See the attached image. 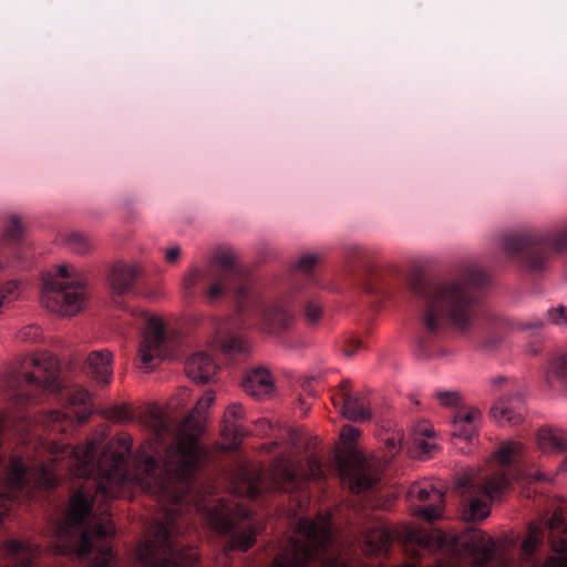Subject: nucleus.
<instances>
[{
	"instance_id": "4be33fe9",
	"label": "nucleus",
	"mask_w": 567,
	"mask_h": 567,
	"mask_svg": "<svg viewBox=\"0 0 567 567\" xmlns=\"http://www.w3.org/2000/svg\"><path fill=\"white\" fill-rule=\"evenodd\" d=\"M142 272L143 269L138 265L116 262L110 275L111 288L117 295H124L130 291Z\"/></svg>"
},
{
	"instance_id": "49530a36",
	"label": "nucleus",
	"mask_w": 567,
	"mask_h": 567,
	"mask_svg": "<svg viewBox=\"0 0 567 567\" xmlns=\"http://www.w3.org/2000/svg\"><path fill=\"white\" fill-rule=\"evenodd\" d=\"M435 398L445 408H456L462 403V395L457 391H437Z\"/></svg>"
},
{
	"instance_id": "473e14b6",
	"label": "nucleus",
	"mask_w": 567,
	"mask_h": 567,
	"mask_svg": "<svg viewBox=\"0 0 567 567\" xmlns=\"http://www.w3.org/2000/svg\"><path fill=\"white\" fill-rule=\"evenodd\" d=\"M511 484V478L505 472H495L492 475L487 476L484 481V493L494 497L498 494L504 493Z\"/></svg>"
},
{
	"instance_id": "37998d69",
	"label": "nucleus",
	"mask_w": 567,
	"mask_h": 567,
	"mask_svg": "<svg viewBox=\"0 0 567 567\" xmlns=\"http://www.w3.org/2000/svg\"><path fill=\"white\" fill-rule=\"evenodd\" d=\"M417 544L427 549H436L444 546L446 537L444 533L436 532L435 534H424L415 538Z\"/></svg>"
},
{
	"instance_id": "8fccbe9b",
	"label": "nucleus",
	"mask_w": 567,
	"mask_h": 567,
	"mask_svg": "<svg viewBox=\"0 0 567 567\" xmlns=\"http://www.w3.org/2000/svg\"><path fill=\"white\" fill-rule=\"evenodd\" d=\"M547 528L549 535L567 530L565 518L560 512L555 511L553 513L551 517L547 520Z\"/></svg>"
},
{
	"instance_id": "a878e982",
	"label": "nucleus",
	"mask_w": 567,
	"mask_h": 567,
	"mask_svg": "<svg viewBox=\"0 0 567 567\" xmlns=\"http://www.w3.org/2000/svg\"><path fill=\"white\" fill-rule=\"evenodd\" d=\"M91 511L92 504L84 494L81 492L74 493L65 516L66 524L70 526L80 525L91 514Z\"/></svg>"
},
{
	"instance_id": "393cba45",
	"label": "nucleus",
	"mask_w": 567,
	"mask_h": 567,
	"mask_svg": "<svg viewBox=\"0 0 567 567\" xmlns=\"http://www.w3.org/2000/svg\"><path fill=\"white\" fill-rule=\"evenodd\" d=\"M342 415L352 422H364L372 417L371 411L365 406L363 398L353 396L344 392L341 396Z\"/></svg>"
},
{
	"instance_id": "3c124183",
	"label": "nucleus",
	"mask_w": 567,
	"mask_h": 567,
	"mask_svg": "<svg viewBox=\"0 0 567 567\" xmlns=\"http://www.w3.org/2000/svg\"><path fill=\"white\" fill-rule=\"evenodd\" d=\"M548 319L557 326H567V308L563 305L548 310Z\"/></svg>"
},
{
	"instance_id": "412c9836",
	"label": "nucleus",
	"mask_w": 567,
	"mask_h": 567,
	"mask_svg": "<svg viewBox=\"0 0 567 567\" xmlns=\"http://www.w3.org/2000/svg\"><path fill=\"white\" fill-rule=\"evenodd\" d=\"M113 354L107 349L92 351L86 358V373L99 384L110 383L113 374Z\"/></svg>"
},
{
	"instance_id": "c85d7f7f",
	"label": "nucleus",
	"mask_w": 567,
	"mask_h": 567,
	"mask_svg": "<svg viewBox=\"0 0 567 567\" xmlns=\"http://www.w3.org/2000/svg\"><path fill=\"white\" fill-rule=\"evenodd\" d=\"M391 535L383 527H375L368 530L365 535L367 553L370 555H381L386 553L390 546Z\"/></svg>"
},
{
	"instance_id": "603ef678",
	"label": "nucleus",
	"mask_w": 567,
	"mask_h": 567,
	"mask_svg": "<svg viewBox=\"0 0 567 567\" xmlns=\"http://www.w3.org/2000/svg\"><path fill=\"white\" fill-rule=\"evenodd\" d=\"M307 471L309 477L312 480H321L323 477L321 463L315 455L307 457Z\"/></svg>"
},
{
	"instance_id": "f03ea898",
	"label": "nucleus",
	"mask_w": 567,
	"mask_h": 567,
	"mask_svg": "<svg viewBox=\"0 0 567 567\" xmlns=\"http://www.w3.org/2000/svg\"><path fill=\"white\" fill-rule=\"evenodd\" d=\"M132 439L127 435L109 442L102 450L95 463L97 444L93 441L85 445L64 447L62 453L70 454V465L78 477H89L95 471L101 476L96 493L104 498L114 497L113 485H120L126 480V462L131 454Z\"/></svg>"
},
{
	"instance_id": "f3484780",
	"label": "nucleus",
	"mask_w": 567,
	"mask_h": 567,
	"mask_svg": "<svg viewBox=\"0 0 567 567\" xmlns=\"http://www.w3.org/2000/svg\"><path fill=\"white\" fill-rule=\"evenodd\" d=\"M409 495L420 502L431 501L424 507H420L417 513L427 522H433L442 514L444 504V493L431 483L414 484L409 489Z\"/></svg>"
},
{
	"instance_id": "680f3d73",
	"label": "nucleus",
	"mask_w": 567,
	"mask_h": 567,
	"mask_svg": "<svg viewBox=\"0 0 567 567\" xmlns=\"http://www.w3.org/2000/svg\"><path fill=\"white\" fill-rule=\"evenodd\" d=\"M360 347H361V341L353 339L351 341V343L343 349V353L347 357H352Z\"/></svg>"
},
{
	"instance_id": "7c9ffc66",
	"label": "nucleus",
	"mask_w": 567,
	"mask_h": 567,
	"mask_svg": "<svg viewBox=\"0 0 567 567\" xmlns=\"http://www.w3.org/2000/svg\"><path fill=\"white\" fill-rule=\"evenodd\" d=\"M377 483V477L362 465L355 466L350 473V488L360 494L371 488Z\"/></svg>"
},
{
	"instance_id": "ea45409f",
	"label": "nucleus",
	"mask_w": 567,
	"mask_h": 567,
	"mask_svg": "<svg viewBox=\"0 0 567 567\" xmlns=\"http://www.w3.org/2000/svg\"><path fill=\"white\" fill-rule=\"evenodd\" d=\"M221 351L226 354L229 353H246L249 351V346L246 340L235 336L229 334L224 338L221 341Z\"/></svg>"
},
{
	"instance_id": "a18cd8bd",
	"label": "nucleus",
	"mask_w": 567,
	"mask_h": 567,
	"mask_svg": "<svg viewBox=\"0 0 567 567\" xmlns=\"http://www.w3.org/2000/svg\"><path fill=\"white\" fill-rule=\"evenodd\" d=\"M24 228L20 218L16 215H12L9 219L8 225L4 228V236L10 240H19L23 235Z\"/></svg>"
},
{
	"instance_id": "0eeeda50",
	"label": "nucleus",
	"mask_w": 567,
	"mask_h": 567,
	"mask_svg": "<svg viewBox=\"0 0 567 567\" xmlns=\"http://www.w3.org/2000/svg\"><path fill=\"white\" fill-rule=\"evenodd\" d=\"M173 525L156 523L151 526L146 539L138 546L142 567H195L198 551L192 546H179L174 537Z\"/></svg>"
},
{
	"instance_id": "1a4fd4ad",
	"label": "nucleus",
	"mask_w": 567,
	"mask_h": 567,
	"mask_svg": "<svg viewBox=\"0 0 567 567\" xmlns=\"http://www.w3.org/2000/svg\"><path fill=\"white\" fill-rule=\"evenodd\" d=\"M507 256L533 271L543 270L549 249L557 252L567 250V225L553 236L538 234L508 236L503 239Z\"/></svg>"
},
{
	"instance_id": "c03bdc74",
	"label": "nucleus",
	"mask_w": 567,
	"mask_h": 567,
	"mask_svg": "<svg viewBox=\"0 0 567 567\" xmlns=\"http://www.w3.org/2000/svg\"><path fill=\"white\" fill-rule=\"evenodd\" d=\"M17 339L23 343H35L42 339V329L38 324H28L17 332Z\"/></svg>"
},
{
	"instance_id": "c9c22d12",
	"label": "nucleus",
	"mask_w": 567,
	"mask_h": 567,
	"mask_svg": "<svg viewBox=\"0 0 567 567\" xmlns=\"http://www.w3.org/2000/svg\"><path fill=\"white\" fill-rule=\"evenodd\" d=\"M523 444L515 441H509L502 445L495 453L494 456L502 465H509L516 455L520 453Z\"/></svg>"
},
{
	"instance_id": "6e6552de",
	"label": "nucleus",
	"mask_w": 567,
	"mask_h": 567,
	"mask_svg": "<svg viewBox=\"0 0 567 567\" xmlns=\"http://www.w3.org/2000/svg\"><path fill=\"white\" fill-rule=\"evenodd\" d=\"M85 281L73 266L61 265L54 275L43 280L41 303L49 311L61 317L76 315L85 299Z\"/></svg>"
},
{
	"instance_id": "a19ab883",
	"label": "nucleus",
	"mask_w": 567,
	"mask_h": 567,
	"mask_svg": "<svg viewBox=\"0 0 567 567\" xmlns=\"http://www.w3.org/2000/svg\"><path fill=\"white\" fill-rule=\"evenodd\" d=\"M89 401H90V394L84 389L74 391L70 396L71 405H73V406L79 405L82 408L81 414L79 415V421L81 423L85 422L91 414L90 408L87 405Z\"/></svg>"
},
{
	"instance_id": "69168bd1",
	"label": "nucleus",
	"mask_w": 567,
	"mask_h": 567,
	"mask_svg": "<svg viewBox=\"0 0 567 567\" xmlns=\"http://www.w3.org/2000/svg\"><path fill=\"white\" fill-rule=\"evenodd\" d=\"M7 499L3 495H0V518L7 513L8 508L6 505Z\"/></svg>"
},
{
	"instance_id": "dca6fc26",
	"label": "nucleus",
	"mask_w": 567,
	"mask_h": 567,
	"mask_svg": "<svg viewBox=\"0 0 567 567\" xmlns=\"http://www.w3.org/2000/svg\"><path fill=\"white\" fill-rule=\"evenodd\" d=\"M209 276H218L239 284L236 289L237 297H244L247 292V287L241 284L244 271L237 264L236 257L231 251H225L216 255L208 265Z\"/></svg>"
},
{
	"instance_id": "72a5a7b5",
	"label": "nucleus",
	"mask_w": 567,
	"mask_h": 567,
	"mask_svg": "<svg viewBox=\"0 0 567 567\" xmlns=\"http://www.w3.org/2000/svg\"><path fill=\"white\" fill-rule=\"evenodd\" d=\"M543 528L537 524H529L527 534L522 543V550L525 556H532L542 543Z\"/></svg>"
},
{
	"instance_id": "423d86ee",
	"label": "nucleus",
	"mask_w": 567,
	"mask_h": 567,
	"mask_svg": "<svg viewBox=\"0 0 567 567\" xmlns=\"http://www.w3.org/2000/svg\"><path fill=\"white\" fill-rule=\"evenodd\" d=\"M140 423L147 427L153 437L148 440L150 447L155 455L163 458L164 474L154 478L155 491L164 497L177 499L183 493L187 492L194 484L195 474H192L187 486L182 483L174 473H169L166 466V453L176 442L177 425L171 417L167 410L156 403L150 404L138 416Z\"/></svg>"
},
{
	"instance_id": "de8ad7c7",
	"label": "nucleus",
	"mask_w": 567,
	"mask_h": 567,
	"mask_svg": "<svg viewBox=\"0 0 567 567\" xmlns=\"http://www.w3.org/2000/svg\"><path fill=\"white\" fill-rule=\"evenodd\" d=\"M322 317V307L318 301L310 300L305 307V318L308 324H316Z\"/></svg>"
},
{
	"instance_id": "bb28decb",
	"label": "nucleus",
	"mask_w": 567,
	"mask_h": 567,
	"mask_svg": "<svg viewBox=\"0 0 567 567\" xmlns=\"http://www.w3.org/2000/svg\"><path fill=\"white\" fill-rule=\"evenodd\" d=\"M537 441L544 452L548 450L564 452L567 450V432L559 429H540Z\"/></svg>"
},
{
	"instance_id": "4c0bfd02",
	"label": "nucleus",
	"mask_w": 567,
	"mask_h": 567,
	"mask_svg": "<svg viewBox=\"0 0 567 567\" xmlns=\"http://www.w3.org/2000/svg\"><path fill=\"white\" fill-rule=\"evenodd\" d=\"M214 279V282L209 286L207 290V298L210 301H214L221 297L224 293L233 290L235 286L237 285L234 281H230L228 279H224L218 276H210Z\"/></svg>"
},
{
	"instance_id": "f8f14e48",
	"label": "nucleus",
	"mask_w": 567,
	"mask_h": 567,
	"mask_svg": "<svg viewBox=\"0 0 567 567\" xmlns=\"http://www.w3.org/2000/svg\"><path fill=\"white\" fill-rule=\"evenodd\" d=\"M451 546L466 554L475 566H483L494 558L495 543L491 536L480 529H468L453 536Z\"/></svg>"
},
{
	"instance_id": "774afa93",
	"label": "nucleus",
	"mask_w": 567,
	"mask_h": 567,
	"mask_svg": "<svg viewBox=\"0 0 567 567\" xmlns=\"http://www.w3.org/2000/svg\"><path fill=\"white\" fill-rule=\"evenodd\" d=\"M431 567H460V566L450 564L447 561H439V563H436L435 565H433Z\"/></svg>"
},
{
	"instance_id": "79ce46f5",
	"label": "nucleus",
	"mask_w": 567,
	"mask_h": 567,
	"mask_svg": "<svg viewBox=\"0 0 567 567\" xmlns=\"http://www.w3.org/2000/svg\"><path fill=\"white\" fill-rule=\"evenodd\" d=\"M104 416L112 422L125 423L132 422L133 415L131 411L124 405H113L104 411Z\"/></svg>"
},
{
	"instance_id": "864d4df0",
	"label": "nucleus",
	"mask_w": 567,
	"mask_h": 567,
	"mask_svg": "<svg viewBox=\"0 0 567 567\" xmlns=\"http://www.w3.org/2000/svg\"><path fill=\"white\" fill-rule=\"evenodd\" d=\"M318 262V256L313 254H307L301 256L297 264L296 268L305 274L310 272L316 264Z\"/></svg>"
},
{
	"instance_id": "f257e3e1",
	"label": "nucleus",
	"mask_w": 567,
	"mask_h": 567,
	"mask_svg": "<svg viewBox=\"0 0 567 567\" xmlns=\"http://www.w3.org/2000/svg\"><path fill=\"white\" fill-rule=\"evenodd\" d=\"M487 281V275L477 266L470 267L462 280L450 282L429 281L421 272L411 276V291L426 301L425 334L419 340L421 350L425 351L432 337L443 334L449 326L461 334L474 329L480 308L472 288L483 287Z\"/></svg>"
},
{
	"instance_id": "6ab92c4d",
	"label": "nucleus",
	"mask_w": 567,
	"mask_h": 567,
	"mask_svg": "<svg viewBox=\"0 0 567 567\" xmlns=\"http://www.w3.org/2000/svg\"><path fill=\"white\" fill-rule=\"evenodd\" d=\"M218 371V365L206 352H197L185 362L186 375L198 384L209 383Z\"/></svg>"
},
{
	"instance_id": "13d9d810",
	"label": "nucleus",
	"mask_w": 567,
	"mask_h": 567,
	"mask_svg": "<svg viewBox=\"0 0 567 567\" xmlns=\"http://www.w3.org/2000/svg\"><path fill=\"white\" fill-rule=\"evenodd\" d=\"M182 249L178 245L172 246L165 250V261L167 264H176L181 257Z\"/></svg>"
},
{
	"instance_id": "6e6d98bb",
	"label": "nucleus",
	"mask_w": 567,
	"mask_h": 567,
	"mask_svg": "<svg viewBox=\"0 0 567 567\" xmlns=\"http://www.w3.org/2000/svg\"><path fill=\"white\" fill-rule=\"evenodd\" d=\"M340 436L344 443H352L360 436V430L351 425H344L341 429Z\"/></svg>"
},
{
	"instance_id": "2eb2a0df",
	"label": "nucleus",
	"mask_w": 567,
	"mask_h": 567,
	"mask_svg": "<svg viewBox=\"0 0 567 567\" xmlns=\"http://www.w3.org/2000/svg\"><path fill=\"white\" fill-rule=\"evenodd\" d=\"M165 338V330L162 321L157 318H151L143 333V339L138 349L141 361L146 369L154 359L161 357Z\"/></svg>"
},
{
	"instance_id": "ddd939ff",
	"label": "nucleus",
	"mask_w": 567,
	"mask_h": 567,
	"mask_svg": "<svg viewBox=\"0 0 567 567\" xmlns=\"http://www.w3.org/2000/svg\"><path fill=\"white\" fill-rule=\"evenodd\" d=\"M526 414L524 398L516 393L495 401L489 410L491 417L499 426H516L523 423Z\"/></svg>"
},
{
	"instance_id": "20e7f679",
	"label": "nucleus",
	"mask_w": 567,
	"mask_h": 567,
	"mask_svg": "<svg viewBox=\"0 0 567 567\" xmlns=\"http://www.w3.org/2000/svg\"><path fill=\"white\" fill-rule=\"evenodd\" d=\"M215 401V393L207 391L196 405L178 423L175 444L167 450L166 466L174 473L182 486H187L192 474H196L207 455V447L200 443L204 432V412Z\"/></svg>"
},
{
	"instance_id": "0e129e2a",
	"label": "nucleus",
	"mask_w": 567,
	"mask_h": 567,
	"mask_svg": "<svg viewBox=\"0 0 567 567\" xmlns=\"http://www.w3.org/2000/svg\"><path fill=\"white\" fill-rule=\"evenodd\" d=\"M30 566H31V559L29 557H23L11 567H30Z\"/></svg>"
},
{
	"instance_id": "09e8293b",
	"label": "nucleus",
	"mask_w": 567,
	"mask_h": 567,
	"mask_svg": "<svg viewBox=\"0 0 567 567\" xmlns=\"http://www.w3.org/2000/svg\"><path fill=\"white\" fill-rule=\"evenodd\" d=\"M548 542L554 551L559 554L567 553V530L548 535Z\"/></svg>"
},
{
	"instance_id": "4d7b16f0",
	"label": "nucleus",
	"mask_w": 567,
	"mask_h": 567,
	"mask_svg": "<svg viewBox=\"0 0 567 567\" xmlns=\"http://www.w3.org/2000/svg\"><path fill=\"white\" fill-rule=\"evenodd\" d=\"M6 551L11 556H17L25 549V544L17 539H10L4 543Z\"/></svg>"
},
{
	"instance_id": "9d476101",
	"label": "nucleus",
	"mask_w": 567,
	"mask_h": 567,
	"mask_svg": "<svg viewBox=\"0 0 567 567\" xmlns=\"http://www.w3.org/2000/svg\"><path fill=\"white\" fill-rule=\"evenodd\" d=\"M208 525L221 535H230L229 549L247 551L256 542L257 530L249 513L223 501L207 512Z\"/></svg>"
},
{
	"instance_id": "5701e85b",
	"label": "nucleus",
	"mask_w": 567,
	"mask_h": 567,
	"mask_svg": "<svg viewBox=\"0 0 567 567\" xmlns=\"http://www.w3.org/2000/svg\"><path fill=\"white\" fill-rule=\"evenodd\" d=\"M244 391L257 399L269 394L274 389L270 372L265 368H257L247 373L241 382Z\"/></svg>"
},
{
	"instance_id": "7ed1b4c3",
	"label": "nucleus",
	"mask_w": 567,
	"mask_h": 567,
	"mask_svg": "<svg viewBox=\"0 0 567 567\" xmlns=\"http://www.w3.org/2000/svg\"><path fill=\"white\" fill-rule=\"evenodd\" d=\"M60 364L56 357L42 352L24 358L21 367L0 377V390L18 409L39 402L44 391L59 388Z\"/></svg>"
},
{
	"instance_id": "e2e57ef3",
	"label": "nucleus",
	"mask_w": 567,
	"mask_h": 567,
	"mask_svg": "<svg viewBox=\"0 0 567 567\" xmlns=\"http://www.w3.org/2000/svg\"><path fill=\"white\" fill-rule=\"evenodd\" d=\"M417 447L422 451V453L431 454L436 446L427 441L421 440L417 442Z\"/></svg>"
},
{
	"instance_id": "f704fd0d",
	"label": "nucleus",
	"mask_w": 567,
	"mask_h": 567,
	"mask_svg": "<svg viewBox=\"0 0 567 567\" xmlns=\"http://www.w3.org/2000/svg\"><path fill=\"white\" fill-rule=\"evenodd\" d=\"M205 278V274L196 266L187 269L182 279V289L186 298L194 296V288Z\"/></svg>"
},
{
	"instance_id": "9b49d317",
	"label": "nucleus",
	"mask_w": 567,
	"mask_h": 567,
	"mask_svg": "<svg viewBox=\"0 0 567 567\" xmlns=\"http://www.w3.org/2000/svg\"><path fill=\"white\" fill-rule=\"evenodd\" d=\"M296 484V473L288 461L274 462L269 472L258 473L247 483V496L258 498L264 493L287 492Z\"/></svg>"
},
{
	"instance_id": "cd10ccee",
	"label": "nucleus",
	"mask_w": 567,
	"mask_h": 567,
	"mask_svg": "<svg viewBox=\"0 0 567 567\" xmlns=\"http://www.w3.org/2000/svg\"><path fill=\"white\" fill-rule=\"evenodd\" d=\"M6 485L9 489L21 491L28 483V468L18 456L10 460L6 471Z\"/></svg>"
},
{
	"instance_id": "bf43d9fd",
	"label": "nucleus",
	"mask_w": 567,
	"mask_h": 567,
	"mask_svg": "<svg viewBox=\"0 0 567 567\" xmlns=\"http://www.w3.org/2000/svg\"><path fill=\"white\" fill-rule=\"evenodd\" d=\"M544 567H567V556H550L545 560Z\"/></svg>"
},
{
	"instance_id": "4468645a",
	"label": "nucleus",
	"mask_w": 567,
	"mask_h": 567,
	"mask_svg": "<svg viewBox=\"0 0 567 567\" xmlns=\"http://www.w3.org/2000/svg\"><path fill=\"white\" fill-rule=\"evenodd\" d=\"M147 445L148 450L151 451V454H147L145 456L140 455V458H142V462L145 467V476L142 478L143 487L147 489L151 494H153L157 498V501L163 503L164 505H181L186 495L192 491L193 486L187 492L183 493L177 499L164 497L159 494V492L155 491L154 478L164 474V462L163 458L154 454L148 443Z\"/></svg>"
},
{
	"instance_id": "338daca9",
	"label": "nucleus",
	"mask_w": 567,
	"mask_h": 567,
	"mask_svg": "<svg viewBox=\"0 0 567 567\" xmlns=\"http://www.w3.org/2000/svg\"><path fill=\"white\" fill-rule=\"evenodd\" d=\"M349 386H350V382L348 380H344L340 383V389H341V395L344 393V392H349Z\"/></svg>"
},
{
	"instance_id": "c756f323",
	"label": "nucleus",
	"mask_w": 567,
	"mask_h": 567,
	"mask_svg": "<svg viewBox=\"0 0 567 567\" xmlns=\"http://www.w3.org/2000/svg\"><path fill=\"white\" fill-rule=\"evenodd\" d=\"M545 378L550 386L558 385L567 389V354L554 358L549 361Z\"/></svg>"
},
{
	"instance_id": "e433bc0d",
	"label": "nucleus",
	"mask_w": 567,
	"mask_h": 567,
	"mask_svg": "<svg viewBox=\"0 0 567 567\" xmlns=\"http://www.w3.org/2000/svg\"><path fill=\"white\" fill-rule=\"evenodd\" d=\"M66 244L72 251L80 255L87 254L94 248L92 239L80 233L69 235Z\"/></svg>"
},
{
	"instance_id": "39448f33",
	"label": "nucleus",
	"mask_w": 567,
	"mask_h": 567,
	"mask_svg": "<svg viewBox=\"0 0 567 567\" xmlns=\"http://www.w3.org/2000/svg\"><path fill=\"white\" fill-rule=\"evenodd\" d=\"M297 532L302 538H290L274 559L272 567H346L338 557L328 554L331 540L329 518L301 517Z\"/></svg>"
},
{
	"instance_id": "b1692460",
	"label": "nucleus",
	"mask_w": 567,
	"mask_h": 567,
	"mask_svg": "<svg viewBox=\"0 0 567 567\" xmlns=\"http://www.w3.org/2000/svg\"><path fill=\"white\" fill-rule=\"evenodd\" d=\"M292 322V313L281 306L270 307L264 312L262 323L269 333H281L289 329Z\"/></svg>"
},
{
	"instance_id": "5fc2aeb1",
	"label": "nucleus",
	"mask_w": 567,
	"mask_h": 567,
	"mask_svg": "<svg viewBox=\"0 0 567 567\" xmlns=\"http://www.w3.org/2000/svg\"><path fill=\"white\" fill-rule=\"evenodd\" d=\"M38 485L43 488L51 489L58 485V480L47 468L41 467L40 475L38 478Z\"/></svg>"
},
{
	"instance_id": "052dcab7",
	"label": "nucleus",
	"mask_w": 567,
	"mask_h": 567,
	"mask_svg": "<svg viewBox=\"0 0 567 567\" xmlns=\"http://www.w3.org/2000/svg\"><path fill=\"white\" fill-rule=\"evenodd\" d=\"M69 416L65 412L59 410H52L48 413V420L52 423H61Z\"/></svg>"
},
{
	"instance_id": "a211bd4d",
	"label": "nucleus",
	"mask_w": 567,
	"mask_h": 567,
	"mask_svg": "<svg viewBox=\"0 0 567 567\" xmlns=\"http://www.w3.org/2000/svg\"><path fill=\"white\" fill-rule=\"evenodd\" d=\"M244 416L245 410L239 403H233L226 409L220 427V435L228 441L225 450H236L239 445V439L244 436V427L240 424Z\"/></svg>"
},
{
	"instance_id": "2f4dec72",
	"label": "nucleus",
	"mask_w": 567,
	"mask_h": 567,
	"mask_svg": "<svg viewBox=\"0 0 567 567\" xmlns=\"http://www.w3.org/2000/svg\"><path fill=\"white\" fill-rule=\"evenodd\" d=\"M22 292V282L17 279L8 280L0 285V317L4 309L17 301Z\"/></svg>"
},
{
	"instance_id": "58836bf2",
	"label": "nucleus",
	"mask_w": 567,
	"mask_h": 567,
	"mask_svg": "<svg viewBox=\"0 0 567 567\" xmlns=\"http://www.w3.org/2000/svg\"><path fill=\"white\" fill-rule=\"evenodd\" d=\"M489 514L488 506L485 502L477 498L471 501L468 508L464 511L463 517L465 520H483Z\"/></svg>"
},
{
	"instance_id": "aec40b11",
	"label": "nucleus",
	"mask_w": 567,
	"mask_h": 567,
	"mask_svg": "<svg viewBox=\"0 0 567 567\" xmlns=\"http://www.w3.org/2000/svg\"><path fill=\"white\" fill-rule=\"evenodd\" d=\"M482 413L478 409L470 408L466 411H460L452 421L451 440L457 444V440L471 441L477 432Z\"/></svg>"
}]
</instances>
